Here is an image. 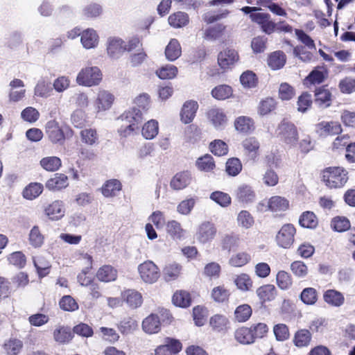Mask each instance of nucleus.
<instances>
[{
	"label": "nucleus",
	"instance_id": "obj_17",
	"mask_svg": "<svg viewBox=\"0 0 355 355\" xmlns=\"http://www.w3.org/2000/svg\"><path fill=\"white\" fill-rule=\"evenodd\" d=\"M98 35L94 29L88 28L83 31L80 42L83 48L86 49L96 48L98 44Z\"/></svg>",
	"mask_w": 355,
	"mask_h": 355
},
{
	"label": "nucleus",
	"instance_id": "obj_19",
	"mask_svg": "<svg viewBox=\"0 0 355 355\" xmlns=\"http://www.w3.org/2000/svg\"><path fill=\"white\" fill-rule=\"evenodd\" d=\"M103 11L101 5L92 2L83 6L80 13L83 19L92 20L99 17L103 14Z\"/></svg>",
	"mask_w": 355,
	"mask_h": 355
},
{
	"label": "nucleus",
	"instance_id": "obj_24",
	"mask_svg": "<svg viewBox=\"0 0 355 355\" xmlns=\"http://www.w3.org/2000/svg\"><path fill=\"white\" fill-rule=\"evenodd\" d=\"M68 186L67 176L62 173H56L54 177L48 180L46 187L49 190H60Z\"/></svg>",
	"mask_w": 355,
	"mask_h": 355
},
{
	"label": "nucleus",
	"instance_id": "obj_32",
	"mask_svg": "<svg viewBox=\"0 0 355 355\" xmlns=\"http://www.w3.org/2000/svg\"><path fill=\"white\" fill-rule=\"evenodd\" d=\"M286 63V55L280 51L272 53L268 58V64L273 70L282 68Z\"/></svg>",
	"mask_w": 355,
	"mask_h": 355
},
{
	"label": "nucleus",
	"instance_id": "obj_44",
	"mask_svg": "<svg viewBox=\"0 0 355 355\" xmlns=\"http://www.w3.org/2000/svg\"><path fill=\"white\" fill-rule=\"evenodd\" d=\"M234 282L237 288L241 291H248L252 286V281L250 276L245 273H241L236 275L234 279Z\"/></svg>",
	"mask_w": 355,
	"mask_h": 355
},
{
	"label": "nucleus",
	"instance_id": "obj_37",
	"mask_svg": "<svg viewBox=\"0 0 355 355\" xmlns=\"http://www.w3.org/2000/svg\"><path fill=\"white\" fill-rule=\"evenodd\" d=\"M234 126L236 130L248 133L254 129V123L250 117L241 116L236 119Z\"/></svg>",
	"mask_w": 355,
	"mask_h": 355
},
{
	"label": "nucleus",
	"instance_id": "obj_16",
	"mask_svg": "<svg viewBox=\"0 0 355 355\" xmlns=\"http://www.w3.org/2000/svg\"><path fill=\"white\" fill-rule=\"evenodd\" d=\"M46 215L52 220L61 219L65 214L64 202L61 200H55L44 209Z\"/></svg>",
	"mask_w": 355,
	"mask_h": 355
},
{
	"label": "nucleus",
	"instance_id": "obj_53",
	"mask_svg": "<svg viewBox=\"0 0 355 355\" xmlns=\"http://www.w3.org/2000/svg\"><path fill=\"white\" fill-rule=\"evenodd\" d=\"M53 338L60 343H68L72 338V334L68 327H60L54 330Z\"/></svg>",
	"mask_w": 355,
	"mask_h": 355
},
{
	"label": "nucleus",
	"instance_id": "obj_25",
	"mask_svg": "<svg viewBox=\"0 0 355 355\" xmlns=\"http://www.w3.org/2000/svg\"><path fill=\"white\" fill-rule=\"evenodd\" d=\"M182 54L180 42L176 39H171L166 46L165 56L169 61L176 60Z\"/></svg>",
	"mask_w": 355,
	"mask_h": 355
},
{
	"label": "nucleus",
	"instance_id": "obj_14",
	"mask_svg": "<svg viewBox=\"0 0 355 355\" xmlns=\"http://www.w3.org/2000/svg\"><path fill=\"white\" fill-rule=\"evenodd\" d=\"M114 101L112 94L106 90H100L97 94L95 107L97 112H104L111 108Z\"/></svg>",
	"mask_w": 355,
	"mask_h": 355
},
{
	"label": "nucleus",
	"instance_id": "obj_39",
	"mask_svg": "<svg viewBox=\"0 0 355 355\" xmlns=\"http://www.w3.org/2000/svg\"><path fill=\"white\" fill-rule=\"evenodd\" d=\"M28 241L30 245L35 248H40L44 241V236L42 234L38 226L35 225L30 231Z\"/></svg>",
	"mask_w": 355,
	"mask_h": 355
},
{
	"label": "nucleus",
	"instance_id": "obj_49",
	"mask_svg": "<svg viewBox=\"0 0 355 355\" xmlns=\"http://www.w3.org/2000/svg\"><path fill=\"white\" fill-rule=\"evenodd\" d=\"M51 90V83L42 78L38 80L35 87L34 92L36 96L47 98L50 96Z\"/></svg>",
	"mask_w": 355,
	"mask_h": 355
},
{
	"label": "nucleus",
	"instance_id": "obj_56",
	"mask_svg": "<svg viewBox=\"0 0 355 355\" xmlns=\"http://www.w3.org/2000/svg\"><path fill=\"white\" fill-rule=\"evenodd\" d=\"M212 96L218 100H225L232 94L231 87L226 85H221L216 87L211 91Z\"/></svg>",
	"mask_w": 355,
	"mask_h": 355
},
{
	"label": "nucleus",
	"instance_id": "obj_43",
	"mask_svg": "<svg viewBox=\"0 0 355 355\" xmlns=\"http://www.w3.org/2000/svg\"><path fill=\"white\" fill-rule=\"evenodd\" d=\"M230 295V291L224 285L214 287L211 293V298L216 302H225Z\"/></svg>",
	"mask_w": 355,
	"mask_h": 355
},
{
	"label": "nucleus",
	"instance_id": "obj_64",
	"mask_svg": "<svg viewBox=\"0 0 355 355\" xmlns=\"http://www.w3.org/2000/svg\"><path fill=\"white\" fill-rule=\"evenodd\" d=\"M331 226L335 231L342 232L349 229L350 222L345 217L338 216L332 220Z\"/></svg>",
	"mask_w": 355,
	"mask_h": 355
},
{
	"label": "nucleus",
	"instance_id": "obj_29",
	"mask_svg": "<svg viewBox=\"0 0 355 355\" xmlns=\"http://www.w3.org/2000/svg\"><path fill=\"white\" fill-rule=\"evenodd\" d=\"M288 200L282 196H272L268 200V208L274 212L284 211L288 208Z\"/></svg>",
	"mask_w": 355,
	"mask_h": 355
},
{
	"label": "nucleus",
	"instance_id": "obj_51",
	"mask_svg": "<svg viewBox=\"0 0 355 355\" xmlns=\"http://www.w3.org/2000/svg\"><path fill=\"white\" fill-rule=\"evenodd\" d=\"M238 225L244 229H250L254 223V220L251 214L246 211H241L237 216Z\"/></svg>",
	"mask_w": 355,
	"mask_h": 355
},
{
	"label": "nucleus",
	"instance_id": "obj_41",
	"mask_svg": "<svg viewBox=\"0 0 355 355\" xmlns=\"http://www.w3.org/2000/svg\"><path fill=\"white\" fill-rule=\"evenodd\" d=\"M181 271V266L178 263H169L163 270V275L166 281L170 282L176 279Z\"/></svg>",
	"mask_w": 355,
	"mask_h": 355
},
{
	"label": "nucleus",
	"instance_id": "obj_21",
	"mask_svg": "<svg viewBox=\"0 0 355 355\" xmlns=\"http://www.w3.org/2000/svg\"><path fill=\"white\" fill-rule=\"evenodd\" d=\"M143 330L149 334H156L161 329V324L158 316L155 314H150L142 322Z\"/></svg>",
	"mask_w": 355,
	"mask_h": 355
},
{
	"label": "nucleus",
	"instance_id": "obj_50",
	"mask_svg": "<svg viewBox=\"0 0 355 355\" xmlns=\"http://www.w3.org/2000/svg\"><path fill=\"white\" fill-rule=\"evenodd\" d=\"M172 301L177 306L187 307L191 304L190 295L184 291H178L173 294Z\"/></svg>",
	"mask_w": 355,
	"mask_h": 355
},
{
	"label": "nucleus",
	"instance_id": "obj_18",
	"mask_svg": "<svg viewBox=\"0 0 355 355\" xmlns=\"http://www.w3.org/2000/svg\"><path fill=\"white\" fill-rule=\"evenodd\" d=\"M198 108V105L196 101H189L185 102L180 113L182 121L185 124L191 123L196 116Z\"/></svg>",
	"mask_w": 355,
	"mask_h": 355
},
{
	"label": "nucleus",
	"instance_id": "obj_58",
	"mask_svg": "<svg viewBox=\"0 0 355 355\" xmlns=\"http://www.w3.org/2000/svg\"><path fill=\"white\" fill-rule=\"evenodd\" d=\"M252 315V309L248 304L239 306L235 311L234 316L236 320L239 322L247 321Z\"/></svg>",
	"mask_w": 355,
	"mask_h": 355
},
{
	"label": "nucleus",
	"instance_id": "obj_5",
	"mask_svg": "<svg viewBox=\"0 0 355 355\" xmlns=\"http://www.w3.org/2000/svg\"><path fill=\"white\" fill-rule=\"evenodd\" d=\"M217 233L215 225L209 221H203L197 227L195 238L202 244L211 242Z\"/></svg>",
	"mask_w": 355,
	"mask_h": 355
},
{
	"label": "nucleus",
	"instance_id": "obj_61",
	"mask_svg": "<svg viewBox=\"0 0 355 355\" xmlns=\"http://www.w3.org/2000/svg\"><path fill=\"white\" fill-rule=\"evenodd\" d=\"M226 172L229 175L236 176L242 170V164L239 159L230 158L226 162Z\"/></svg>",
	"mask_w": 355,
	"mask_h": 355
},
{
	"label": "nucleus",
	"instance_id": "obj_28",
	"mask_svg": "<svg viewBox=\"0 0 355 355\" xmlns=\"http://www.w3.org/2000/svg\"><path fill=\"white\" fill-rule=\"evenodd\" d=\"M98 280L103 282L114 281L117 277V271L110 265H105L101 267L96 273Z\"/></svg>",
	"mask_w": 355,
	"mask_h": 355
},
{
	"label": "nucleus",
	"instance_id": "obj_59",
	"mask_svg": "<svg viewBox=\"0 0 355 355\" xmlns=\"http://www.w3.org/2000/svg\"><path fill=\"white\" fill-rule=\"evenodd\" d=\"M168 233L173 238L180 239L183 235L184 230L182 228L181 225L176 220L168 221L166 225Z\"/></svg>",
	"mask_w": 355,
	"mask_h": 355
},
{
	"label": "nucleus",
	"instance_id": "obj_60",
	"mask_svg": "<svg viewBox=\"0 0 355 355\" xmlns=\"http://www.w3.org/2000/svg\"><path fill=\"white\" fill-rule=\"evenodd\" d=\"M22 347V342L17 339H10L3 345L8 355H17Z\"/></svg>",
	"mask_w": 355,
	"mask_h": 355
},
{
	"label": "nucleus",
	"instance_id": "obj_35",
	"mask_svg": "<svg viewBox=\"0 0 355 355\" xmlns=\"http://www.w3.org/2000/svg\"><path fill=\"white\" fill-rule=\"evenodd\" d=\"M138 327V322L132 318H125L118 324V329L123 335L133 333Z\"/></svg>",
	"mask_w": 355,
	"mask_h": 355
},
{
	"label": "nucleus",
	"instance_id": "obj_22",
	"mask_svg": "<svg viewBox=\"0 0 355 355\" xmlns=\"http://www.w3.org/2000/svg\"><path fill=\"white\" fill-rule=\"evenodd\" d=\"M242 146L245 154L252 159H255L259 155L260 144L255 137H250L244 139L242 142Z\"/></svg>",
	"mask_w": 355,
	"mask_h": 355
},
{
	"label": "nucleus",
	"instance_id": "obj_13",
	"mask_svg": "<svg viewBox=\"0 0 355 355\" xmlns=\"http://www.w3.org/2000/svg\"><path fill=\"white\" fill-rule=\"evenodd\" d=\"M182 349V344L178 340L167 338L165 343L157 347L155 355H176Z\"/></svg>",
	"mask_w": 355,
	"mask_h": 355
},
{
	"label": "nucleus",
	"instance_id": "obj_52",
	"mask_svg": "<svg viewBox=\"0 0 355 355\" xmlns=\"http://www.w3.org/2000/svg\"><path fill=\"white\" fill-rule=\"evenodd\" d=\"M196 166L199 170L208 172L214 168L215 163L212 156L206 154L197 159Z\"/></svg>",
	"mask_w": 355,
	"mask_h": 355
},
{
	"label": "nucleus",
	"instance_id": "obj_3",
	"mask_svg": "<svg viewBox=\"0 0 355 355\" xmlns=\"http://www.w3.org/2000/svg\"><path fill=\"white\" fill-rule=\"evenodd\" d=\"M102 79L100 69L96 67H89L83 69L76 77L79 85L92 87L99 84Z\"/></svg>",
	"mask_w": 355,
	"mask_h": 355
},
{
	"label": "nucleus",
	"instance_id": "obj_46",
	"mask_svg": "<svg viewBox=\"0 0 355 355\" xmlns=\"http://www.w3.org/2000/svg\"><path fill=\"white\" fill-rule=\"evenodd\" d=\"M236 340L242 344H251L254 343V336L250 328L241 327L235 332Z\"/></svg>",
	"mask_w": 355,
	"mask_h": 355
},
{
	"label": "nucleus",
	"instance_id": "obj_26",
	"mask_svg": "<svg viewBox=\"0 0 355 355\" xmlns=\"http://www.w3.org/2000/svg\"><path fill=\"white\" fill-rule=\"evenodd\" d=\"M257 295L262 302L273 300L277 295V289L274 285L266 284L257 288Z\"/></svg>",
	"mask_w": 355,
	"mask_h": 355
},
{
	"label": "nucleus",
	"instance_id": "obj_30",
	"mask_svg": "<svg viewBox=\"0 0 355 355\" xmlns=\"http://www.w3.org/2000/svg\"><path fill=\"white\" fill-rule=\"evenodd\" d=\"M323 297L325 302L336 307L343 305L345 301L343 294L336 290H327Z\"/></svg>",
	"mask_w": 355,
	"mask_h": 355
},
{
	"label": "nucleus",
	"instance_id": "obj_2",
	"mask_svg": "<svg viewBox=\"0 0 355 355\" xmlns=\"http://www.w3.org/2000/svg\"><path fill=\"white\" fill-rule=\"evenodd\" d=\"M347 171L340 167L328 168L323 172V181L329 188H340L348 180Z\"/></svg>",
	"mask_w": 355,
	"mask_h": 355
},
{
	"label": "nucleus",
	"instance_id": "obj_48",
	"mask_svg": "<svg viewBox=\"0 0 355 355\" xmlns=\"http://www.w3.org/2000/svg\"><path fill=\"white\" fill-rule=\"evenodd\" d=\"M251 259L250 255L245 252H240L233 254L229 259V264L233 267H242Z\"/></svg>",
	"mask_w": 355,
	"mask_h": 355
},
{
	"label": "nucleus",
	"instance_id": "obj_62",
	"mask_svg": "<svg viewBox=\"0 0 355 355\" xmlns=\"http://www.w3.org/2000/svg\"><path fill=\"white\" fill-rule=\"evenodd\" d=\"M61 309L65 311H75L78 309V304L71 295L63 296L59 302Z\"/></svg>",
	"mask_w": 355,
	"mask_h": 355
},
{
	"label": "nucleus",
	"instance_id": "obj_20",
	"mask_svg": "<svg viewBox=\"0 0 355 355\" xmlns=\"http://www.w3.org/2000/svg\"><path fill=\"white\" fill-rule=\"evenodd\" d=\"M312 340V334L306 329L297 330L293 336V343L297 347L302 348L309 346Z\"/></svg>",
	"mask_w": 355,
	"mask_h": 355
},
{
	"label": "nucleus",
	"instance_id": "obj_45",
	"mask_svg": "<svg viewBox=\"0 0 355 355\" xmlns=\"http://www.w3.org/2000/svg\"><path fill=\"white\" fill-rule=\"evenodd\" d=\"M188 22L189 17L185 12H178L168 17L169 24L174 28H181L186 26Z\"/></svg>",
	"mask_w": 355,
	"mask_h": 355
},
{
	"label": "nucleus",
	"instance_id": "obj_33",
	"mask_svg": "<svg viewBox=\"0 0 355 355\" xmlns=\"http://www.w3.org/2000/svg\"><path fill=\"white\" fill-rule=\"evenodd\" d=\"M300 298L306 305H314L318 299V292L313 287L305 288L300 293Z\"/></svg>",
	"mask_w": 355,
	"mask_h": 355
},
{
	"label": "nucleus",
	"instance_id": "obj_9",
	"mask_svg": "<svg viewBox=\"0 0 355 355\" xmlns=\"http://www.w3.org/2000/svg\"><path fill=\"white\" fill-rule=\"evenodd\" d=\"M125 51V42L119 37H109L107 41V53L112 59H119Z\"/></svg>",
	"mask_w": 355,
	"mask_h": 355
},
{
	"label": "nucleus",
	"instance_id": "obj_1",
	"mask_svg": "<svg viewBox=\"0 0 355 355\" xmlns=\"http://www.w3.org/2000/svg\"><path fill=\"white\" fill-rule=\"evenodd\" d=\"M123 122L118 132L121 136L126 137L136 132L143 121L142 112L134 107L124 112L118 119Z\"/></svg>",
	"mask_w": 355,
	"mask_h": 355
},
{
	"label": "nucleus",
	"instance_id": "obj_31",
	"mask_svg": "<svg viewBox=\"0 0 355 355\" xmlns=\"http://www.w3.org/2000/svg\"><path fill=\"white\" fill-rule=\"evenodd\" d=\"M236 198L242 202H252L255 198V193L251 187L243 184L237 189Z\"/></svg>",
	"mask_w": 355,
	"mask_h": 355
},
{
	"label": "nucleus",
	"instance_id": "obj_7",
	"mask_svg": "<svg viewBox=\"0 0 355 355\" xmlns=\"http://www.w3.org/2000/svg\"><path fill=\"white\" fill-rule=\"evenodd\" d=\"M277 134L284 142L295 144L298 139L297 130L295 125L283 120L277 129Z\"/></svg>",
	"mask_w": 355,
	"mask_h": 355
},
{
	"label": "nucleus",
	"instance_id": "obj_6",
	"mask_svg": "<svg viewBox=\"0 0 355 355\" xmlns=\"http://www.w3.org/2000/svg\"><path fill=\"white\" fill-rule=\"evenodd\" d=\"M295 233L296 230L293 225L291 223L284 225L275 237L277 245L282 248H290L294 242Z\"/></svg>",
	"mask_w": 355,
	"mask_h": 355
},
{
	"label": "nucleus",
	"instance_id": "obj_40",
	"mask_svg": "<svg viewBox=\"0 0 355 355\" xmlns=\"http://www.w3.org/2000/svg\"><path fill=\"white\" fill-rule=\"evenodd\" d=\"M158 122L151 119L146 123L142 128V135L146 139H152L158 134Z\"/></svg>",
	"mask_w": 355,
	"mask_h": 355
},
{
	"label": "nucleus",
	"instance_id": "obj_42",
	"mask_svg": "<svg viewBox=\"0 0 355 355\" xmlns=\"http://www.w3.org/2000/svg\"><path fill=\"white\" fill-rule=\"evenodd\" d=\"M33 263L40 277H45L49 274L51 265L44 257L42 256L34 257Z\"/></svg>",
	"mask_w": 355,
	"mask_h": 355
},
{
	"label": "nucleus",
	"instance_id": "obj_12",
	"mask_svg": "<svg viewBox=\"0 0 355 355\" xmlns=\"http://www.w3.org/2000/svg\"><path fill=\"white\" fill-rule=\"evenodd\" d=\"M45 129L46 133L51 142L62 144L64 141V132L55 120L49 121L45 125Z\"/></svg>",
	"mask_w": 355,
	"mask_h": 355
},
{
	"label": "nucleus",
	"instance_id": "obj_8",
	"mask_svg": "<svg viewBox=\"0 0 355 355\" xmlns=\"http://www.w3.org/2000/svg\"><path fill=\"white\" fill-rule=\"evenodd\" d=\"M251 20L259 24L261 31L266 34L270 35L275 31L276 23L271 19L268 13L255 12L250 15Z\"/></svg>",
	"mask_w": 355,
	"mask_h": 355
},
{
	"label": "nucleus",
	"instance_id": "obj_36",
	"mask_svg": "<svg viewBox=\"0 0 355 355\" xmlns=\"http://www.w3.org/2000/svg\"><path fill=\"white\" fill-rule=\"evenodd\" d=\"M121 189V184L117 180H110L106 182L102 188V193L106 197H113Z\"/></svg>",
	"mask_w": 355,
	"mask_h": 355
},
{
	"label": "nucleus",
	"instance_id": "obj_54",
	"mask_svg": "<svg viewBox=\"0 0 355 355\" xmlns=\"http://www.w3.org/2000/svg\"><path fill=\"white\" fill-rule=\"evenodd\" d=\"M40 164L48 171H55L61 166V160L58 157H46L41 159Z\"/></svg>",
	"mask_w": 355,
	"mask_h": 355
},
{
	"label": "nucleus",
	"instance_id": "obj_27",
	"mask_svg": "<svg viewBox=\"0 0 355 355\" xmlns=\"http://www.w3.org/2000/svg\"><path fill=\"white\" fill-rule=\"evenodd\" d=\"M122 297L132 309L137 308L142 304V296L141 293L135 290L125 291L123 293Z\"/></svg>",
	"mask_w": 355,
	"mask_h": 355
},
{
	"label": "nucleus",
	"instance_id": "obj_47",
	"mask_svg": "<svg viewBox=\"0 0 355 355\" xmlns=\"http://www.w3.org/2000/svg\"><path fill=\"white\" fill-rule=\"evenodd\" d=\"M229 323L228 319L222 315H214L210 319L209 324L212 329L216 331H222L227 328Z\"/></svg>",
	"mask_w": 355,
	"mask_h": 355
},
{
	"label": "nucleus",
	"instance_id": "obj_34",
	"mask_svg": "<svg viewBox=\"0 0 355 355\" xmlns=\"http://www.w3.org/2000/svg\"><path fill=\"white\" fill-rule=\"evenodd\" d=\"M299 224L305 228L314 229L318 224V218L312 211H304L299 218Z\"/></svg>",
	"mask_w": 355,
	"mask_h": 355
},
{
	"label": "nucleus",
	"instance_id": "obj_55",
	"mask_svg": "<svg viewBox=\"0 0 355 355\" xmlns=\"http://www.w3.org/2000/svg\"><path fill=\"white\" fill-rule=\"evenodd\" d=\"M210 199L222 207H228L232 201L229 194L219 191L212 192L210 194Z\"/></svg>",
	"mask_w": 355,
	"mask_h": 355
},
{
	"label": "nucleus",
	"instance_id": "obj_23",
	"mask_svg": "<svg viewBox=\"0 0 355 355\" xmlns=\"http://www.w3.org/2000/svg\"><path fill=\"white\" fill-rule=\"evenodd\" d=\"M191 182V174L188 171L177 173L171 181V187L175 190L187 187Z\"/></svg>",
	"mask_w": 355,
	"mask_h": 355
},
{
	"label": "nucleus",
	"instance_id": "obj_15",
	"mask_svg": "<svg viewBox=\"0 0 355 355\" xmlns=\"http://www.w3.org/2000/svg\"><path fill=\"white\" fill-rule=\"evenodd\" d=\"M239 60V55L234 49H227L219 53L218 63L219 66L227 69L233 66Z\"/></svg>",
	"mask_w": 355,
	"mask_h": 355
},
{
	"label": "nucleus",
	"instance_id": "obj_4",
	"mask_svg": "<svg viewBox=\"0 0 355 355\" xmlns=\"http://www.w3.org/2000/svg\"><path fill=\"white\" fill-rule=\"evenodd\" d=\"M138 272L146 284L155 283L160 276L159 269L152 261H146L138 266Z\"/></svg>",
	"mask_w": 355,
	"mask_h": 355
},
{
	"label": "nucleus",
	"instance_id": "obj_57",
	"mask_svg": "<svg viewBox=\"0 0 355 355\" xmlns=\"http://www.w3.org/2000/svg\"><path fill=\"white\" fill-rule=\"evenodd\" d=\"M276 107V101L272 98H266L260 101L258 106V113L260 115H266Z\"/></svg>",
	"mask_w": 355,
	"mask_h": 355
},
{
	"label": "nucleus",
	"instance_id": "obj_63",
	"mask_svg": "<svg viewBox=\"0 0 355 355\" xmlns=\"http://www.w3.org/2000/svg\"><path fill=\"white\" fill-rule=\"evenodd\" d=\"M177 73L178 68L173 64H166L157 71V75L161 79H172Z\"/></svg>",
	"mask_w": 355,
	"mask_h": 355
},
{
	"label": "nucleus",
	"instance_id": "obj_38",
	"mask_svg": "<svg viewBox=\"0 0 355 355\" xmlns=\"http://www.w3.org/2000/svg\"><path fill=\"white\" fill-rule=\"evenodd\" d=\"M43 191V185L40 183H31L23 191V196L28 200L37 198Z\"/></svg>",
	"mask_w": 355,
	"mask_h": 355
},
{
	"label": "nucleus",
	"instance_id": "obj_10",
	"mask_svg": "<svg viewBox=\"0 0 355 355\" xmlns=\"http://www.w3.org/2000/svg\"><path fill=\"white\" fill-rule=\"evenodd\" d=\"M209 121L216 130H223L227 125V116L223 110L218 107H212L207 112Z\"/></svg>",
	"mask_w": 355,
	"mask_h": 355
},
{
	"label": "nucleus",
	"instance_id": "obj_11",
	"mask_svg": "<svg viewBox=\"0 0 355 355\" xmlns=\"http://www.w3.org/2000/svg\"><path fill=\"white\" fill-rule=\"evenodd\" d=\"M315 130L320 137L338 135L343 131L340 124L336 121H322L315 125Z\"/></svg>",
	"mask_w": 355,
	"mask_h": 355
}]
</instances>
